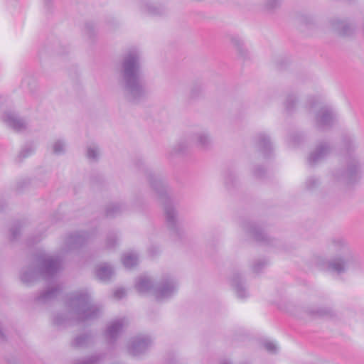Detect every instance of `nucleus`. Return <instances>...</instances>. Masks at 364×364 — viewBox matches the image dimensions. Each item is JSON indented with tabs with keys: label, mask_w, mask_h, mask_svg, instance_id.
<instances>
[{
	"label": "nucleus",
	"mask_w": 364,
	"mask_h": 364,
	"mask_svg": "<svg viewBox=\"0 0 364 364\" xmlns=\"http://www.w3.org/2000/svg\"><path fill=\"white\" fill-rule=\"evenodd\" d=\"M9 364H18L15 360H9Z\"/></svg>",
	"instance_id": "nucleus-52"
},
{
	"label": "nucleus",
	"mask_w": 364,
	"mask_h": 364,
	"mask_svg": "<svg viewBox=\"0 0 364 364\" xmlns=\"http://www.w3.org/2000/svg\"><path fill=\"white\" fill-rule=\"evenodd\" d=\"M303 139V136L301 134H294L291 136V140L294 144H299Z\"/></svg>",
	"instance_id": "nucleus-44"
},
{
	"label": "nucleus",
	"mask_w": 364,
	"mask_h": 364,
	"mask_svg": "<svg viewBox=\"0 0 364 364\" xmlns=\"http://www.w3.org/2000/svg\"><path fill=\"white\" fill-rule=\"evenodd\" d=\"M320 184L319 180L314 177H309L306 181V188L309 191H313Z\"/></svg>",
	"instance_id": "nucleus-35"
},
{
	"label": "nucleus",
	"mask_w": 364,
	"mask_h": 364,
	"mask_svg": "<svg viewBox=\"0 0 364 364\" xmlns=\"http://www.w3.org/2000/svg\"><path fill=\"white\" fill-rule=\"evenodd\" d=\"M141 165H143L142 168L151 187L156 193L159 200L164 205V215L168 228L173 235L178 239H181L183 231L178 222L177 213L168 197L166 184L161 178L156 176L149 168L144 167L142 161L139 160L137 166L140 167Z\"/></svg>",
	"instance_id": "nucleus-2"
},
{
	"label": "nucleus",
	"mask_w": 364,
	"mask_h": 364,
	"mask_svg": "<svg viewBox=\"0 0 364 364\" xmlns=\"http://www.w3.org/2000/svg\"><path fill=\"white\" fill-rule=\"evenodd\" d=\"M336 121V114L327 106L322 107L316 114L315 125L319 130L331 128Z\"/></svg>",
	"instance_id": "nucleus-9"
},
{
	"label": "nucleus",
	"mask_w": 364,
	"mask_h": 364,
	"mask_svg": "<svg viewBox=\"0 0 364 364\" xmlns=\"http://www.w3.org/2000/svg\"><path fill=\"white\" fill-rule=\"evenodd\" d=\"M123 326L124 319L120 318L113 321L107 326L105 336L109 344H114L115 343L122 330Z\"/></svg>",
	"instance_id": "nucleus-17"
},
{
	"label": "nucleus",
	"mask_w": 364,
	"mask_h": 364,
	"mask_svg": "<svg viewBox=\"0 0 364 364\" xmlns=\"http://www.w3.org/2000/svg\"><path fill=\"white\" fill-rule=\"evenodd\" d=\"M126 208L125 205L120 203L109 204L105 209V215L107 218H114L122 214Z\"/></svg>",
	"instance_id": "nucleus-24"
},
{
	"label": "nucleus",
	"mask_w": 364,
	"mask_h": 364,
	"mask_svg": "<svg viewBox=\"0 0 364 364\" xmlns=\"http://www.w3.org/2000/svg\"><path fill=\"white\" fill-rule=\"evenodd\" d=\"M263 346L265 349L271 353H274L277 351L276 345L271 341H264Z\"/></svg>",
	"instance_id": "nucleus-41"
},
{
	"label": "nucleus",
	"mask_w": 364,
	"mask_h": 364,
	"mask_svg": "<svg viewBox=\"0 0 364 364\" xmlns=\"http://www.w3.org/2000/svg\"><path fill=\"white\" fill-rule=\"evenodd\" d=\"M31 184V180L28 178H25L19 181L16 184V190L18 191H21L26 187H28Z\"/></svg>",
	"instance_id": "nucleus-39"
},
{
	"label": "nucleus",
	"mask_w": 364,
	"mask_h": 364,
	"mask_svg": "<svg viewBox=\"0 0 364 364\" xmlns=\"http://www.w3.org/2000/svg\"><path fill=\"white\" fill-rule=\"evenodd\" d=\"M67 306L76 316L78 322L94 320L100 317L102 306L92 303L90 296L84 291H77L70 294Z\"/></svg>",
	"instance_id": "nucleus-5"
},
{
	"label": "nucleus",
	"mask_w": 364,
	"mask_h": 364,
	"mask_svg": "<svg viewBox=\"0 0 364 364\" xmlns=\"http://www.w3.org/2000/svg\"><path fill=\"white\" fill-rule=\"evenodd\" d=\"M6 206V202L0 198V211H2Z\"/></svg>",
	"instance_id": "nucleus-50"
},
{
	"label": "nucleus",
	"mask_w": 364,
	"mask_h": 364,
	"mask_svg": "<svg viewBox=\"0 0 364 364\" xmlns=\"http://www.w3.org/2000/svg\"><path fill=\"white\" fill-rule=\"evenodd\" d=\"M267 261L266 259H257L255 262L252 266V270L255 273H259L267 266Z\"/></svg>",
	"instance_id": "nucleus-37"
},
{
	"label": "nucleus",
	"mask_w": 364,
	"mask_h": 364,
	"mask_svg": "<svg viewBox=\"0 0 364 364\" xmlns=\"http://www.w3.org/2000/svg\"><path fill=\"white\" fill-rule=\"evenodd\" d=\"M331 151V146L326 141L319 142L314 151H313L308 157V163L310 166H315L319 161L323 160Z\"/></svg>",
	"instance_id": "nucleus-14"
},
{
	"label": "nucleus",
	"mask_w": 364,
	"mask_h": 364,
	"mask_svg": "<svg viewBox=\"0 0 364 364\" xmlns=\"http://www.w3.org/2000/svg\"><path fill=\"white\" fill-rule=\"evenodd\" d=\"M114 274L112 266L107 263L102 264L97 267L96 276L101 281H108Z\"/></svg>",
	"instance_id": "nucleus-23"
},
{
	"label": "nucleus",
	"mask_w": 364,
	"mask_h": 364,
	"mask_svg": "<svg viewBox=\"0 0 364 364\" xmlns=\"http://www.w3.org/2000/svg\"><path fill=\"white\" fill-rule=\"evenodd\" d=\"M333 250L338 253L337 256L326 262V269L338 274L345 272L347 269H358L363 263L358 255L354 254L347 242L342 237L332 240Z\"/></svg>",
	"instance_id": "nucleus-4"
},
{
	"label": "nucleus",
	"mask_w": 364,
	"mask_h": 364,
	"mask_svg": "<svg viewBox=\"0 0 364 364\" xmlns=\"http://www.w3.org/2000/svg\"><path fill=\"white\" fill-rule=\"evenodd\" d=\"M99 155V151L97 146H90L87 149V157L90 160H97Z\"/></svg>",
	"instance_id": "nucleus-36"
},
{
	"label": "nucleus",
	"mask_w": 364,
	"mask_h": 364,
	"mask_svg": "<svg viewBox=\"0 0 364 364\" xmlns=\"http://www.w3.org/2000/svg\"><path fill=\"white\" fill-rule=\"evenodd\" d=\"M54 323L57 326L67 325L68 320L66 316L64 314H58L54 318Z\"/></svg>",
	"instance_id": "nucleus-38"
},
{
	"label": "nucleus",
	"mask_w": 364,
	"mask_h": 364,
	"mask_svg": "<svg viewBox=\"0 0 364 364\" xmlns=\"http://www.w3.org/2000/svg\"><path fill=\"white\" fill-rule=\"evenodd\" d=\"M265 173H266L265 169L262 166H260L255 167V168L254 169V171H253L254 176L259 178H264Z\"/></svg>",
	"instance_id": "nucleus-40"
},
{
	"label": "nucleus",
	"mask_w": 364,
	"mask_h": 364,
	"mask_svg": "<svg viewBox=\"0 0 364 364\" xmlns=\"http://www.w3.org/2000/svg\"><path fill=\"white\" fill-rule=\"evenodd\" d=\"M27 83V81L26 80H23V84Z\"/></svg>",
	"instance_id": "nucleus-53"
},
{
	"label": "nucleus",
	"mask_w": 364,
	"mask_h": 364,
	"mask_svg": "<svg viewBox=\"0 0 364 364\" xmlns=\"http://www.w3.org/2000/svg\"><path fill=\"white\" fill-rule=\"evenodd\" d=\"M104 358V353H96L84 359L76 360L73 364H100Z\"/></svg>",
	"instance_id": "nucleus-25"
},
{
	"label": "nucleus",
	"mask_w": 364,
	"mask_h": 364,
	"mask_svg": "<svg viewBox=\"0 0 364 364\" xmlns=\"http://www.w3.org/2000/svg\"><path fill=\"white\" fill-rule=\"evenodd\" d=\"M60 266L59 258H52L43 252H39L34 256L32 263L22 271L21 280L27 285L39 279L50 280L57 275Z\"/></svg>",
	"instance_id": "nucleus-3"
},
{
	"label": "nucleus",
	"mask_w": 364,
	"mask_h": 364,
	"mask_svg": "<svg viewBox=\"0 0 364 364\" xmlns=\"http://www.w3.org/2000/svg\"><path fill=\"white\" fill-rule=\"evenodd\" d=\"M154 286L155 283L147 277H139L135 283V288L139 293H146L151 291L154 294Z\"/></svg>",
	"instance_id": "nucleus-22"
},
{
	"label": "nucleus",
	"mask_w": 364,
	"mask_h": 364,
	"mask_svg": "<svg viewBox=\"0 0 364 364\" xmlns=\"http://www.w3.org/2000/svg\"><path fill=\"white\" fill-rule=\"evenodd\" d=\"M120 85L129 102L139 103L148 95V89L141 77V54L136 48L129 49L123 56Z\"/></svg>",
	"instance_id": "nucleus-1"
},
{
	"label": "nucleus",
	"mask_w": 364,
	"mask_h": 364,
	"mask_svg": "<svg viewBox=\"0 0 364 364\" xmlns=\"http://www.w3.org/2000/svg\"><path fill=\"white\" fill-rule=\"evenodd\" d=\"M85 29L87 34L91 37L94 31V25L92 23H87L85 25Z\"/></svg>",
	"instance_id": "nucleus-45"
},
{
	"label": "nucleus",
	"mask_w": 364,
	"mask_h": 364,
	"mask_svg": "<svg viewBox=\"0 0 364 364\" xmlns=\"http://www.w3.org/2000/svg\"><path fill=\"white\" fill-rule=\"evenodd\" d=\"M126 294L125 289L123 288L117 289L114 292V296L118 299L123 298Z\"/></svg>",
	"instance_id": "nucleus-43"
},
{
	"label": "nucleus",
	"mask_w": 364,
	"mask_h": 364,
	"mask_svg": "<svg viewBox=\"0 0 364 364\" xmlns=\"http://www.w3.org/2000/svg\"><path fill=\"white\" fill-rule=\"evenodd\" d=\"M225 185L228 189L233 187L236 182L237 178L235 176V171L232 168H228L224 173Z\"/></svg>",
	"instance_id": "nucleus-26"
},
{
	"label": "nucleus",
	"mask_w": 364,
	"mask_h": 364,
	"mask_svg": "<svg viewBox=\"0 0 364 364\" xmlns=\"http://www.w3.org/2000/svg\"><path fill=\"white\" fill-rule=\"evenodd\" d=\"M40 240H41V237H36L33 240L29 239L28 240V242H28V245H33L35 243L38 242Z\"/></svg>",
	"instance_id": "nucleus-47"
},
{
	"label": "nucleus",
	"mask_w": 364,
	"mask_h": 364,
	"mask_svg": "<svg viewBox=\"0 0 364 364\" xmlns=\"http://www.w3.org/2000/svg\"><path fill=\"white\" fill-rule=\"evenodd\" d=\"M22 224L20 221L15 222L9 230V240L11 242L16 241L21 235Z\"/></svg>",
	"instance_id": "nucleus-29"
},
{
	"label": "nucleus",
	"mask_w": 364,
	"mask_h": 364,
	"mask_svg": "<svg viewBox=\"0 0 364 364\" xmlns=\"http://www.w3.org/2000/svg\"><path fill=\"white\" fill-rule=\"evenodd\" d=\"M331 24L333 28L342 36H350L354 31L350 24L337 18L332 19Z\"/></svg>",
	"instance_id": "nucleus-21"
},
{
	"label": "nucleus",
	"mask_w": 364,
	"mask_h": 364,
	"mask_svg": "<svg viewBox=\"0 0 364 364\" xmlns=\"http://www.w3.org/2000/svg\"><path fill=\"white\" fill-rule=\"evenodd\" d=\"M255 146L264 158L271 156L273 151L270 137L264 133L258 134L255 138Z\"/></svg>",
	"instance_id": "nucleus-15"
},
{
	"label": "nucleus",
	"mask_w": 364,
	"mask_h": 364,
	"mask_svg": "<svg viewBox=\"0 0 364 364\" xmlns=\"http://www.w3.org/2000/svg\"><path fill=\"white\" fill-rule=\"evenodd\" d=\"M88 237L87 232H76L69 234L65 242V250L69 252L81 247L87 242Z\"/></svg>",
	"instance_id": "nucleus-12"
},
{
	"label": "nucleus",
	"mask_w": 364,
	"mask_h": 364,
	"mask_svg": "<svg viewBox=\"0 0 364 364\" xmlns=\"http://www.w3.org/2000/svg\"><path fill=\"white\" fill-rule=\"evenodd\" d=\"M362 164L355 156H349L346 169L337 171L335 177L346 184H353L361 178Z\"/></svg>",
	"instance_id": "nucleus-7"
},
{
	"label": "nucleus",
	"mask_w": 364,
	"mask_h": 364,
	"mask_svg": "<svg viewBox=\"0 0 364 364\" xmlns=\"http://www.w3.org/2000/svg\"><path fill=\"white\" fill-rule=\"evenodd\" d=\"M231 284L234 287L238 298L245 299L247 297L248 294L244 285L243 279L238 272H235L232 274Z\"/></svg>",
	"instance_id": "nucleus-19"
},
{
	"label": "nucleus",
	"mask_w": 364,
	"mask_h": 364,
	"mask_svg": "<svg viewBox=\"0 0 364 364\" xmlns=\"http://www.w3.org/2000/svg\"><path fill=\"white\" fill-rule=\"evenodd\" d=\"M34 150L35 146L32 143L25 144L18 156V161H21L23 159L32 154L34 152Z\"/></svg>",
	"instance_id": "nucleus-30"
},
{
	"label": "nucleus",
	"mask_w": 364,
	"mask_h": 364,
	"mask_svg": "<svg viewBox=\"0 0 364 364\" xmlns=\"http://www.w3.org/2000/svg\"><path fill=\"white\" fill-rule=\"evenodd\" d=\"M278 4V0H268L267 2V7L269 9H272L276 8Z\"/></svg>",
	"instance_id": "nucleus-46"
},
{
	"label": "nucleus",
	"mask_w": 364,
	"mask_h": 364,
	"mask_svg": "<svg viewBox=\"0 0 364 364\" xmlns=\"http://www.w3.org/2000/svg\"><path fill=\"white\" fill-rule=\"evenodd\" d=\"M177 287L176 279L168 274H165L155 283L154 295L158 300L168 299L175 294Z\"/></svg>",
	"instance_id": "nucleus-8"
},
{
	"label": "nucleus",
	"mask_w": 364,
	"mask_h": 364,
	"mask_svg": "<svg viewBox=\"0 0 364 364\" xmlns=\"http://www.w3.org/2000/svg\"><path fill=\"white\" fill-rule=\"evenodd\" d=\"M149 252L151 255H156L159 252V250H158V248L156 247H151L149 249Z\"/></svg>",
	"instance_id": "nucleus-48"
},
{
	"label": "nucleus",
	"mask_w": 364,
	"mask_h": 364,
	"mask_svg": "<svg viewBox=\"0 0 364 364\" xmlns=\"http://www.w3.org/2000/svg\"><path fill=\"white\" fill-rule=\"evenodd\" d=\"M223 364H230V363H223Z\"/></svg>",
	"instance_id": "nucleus-54"
},
{
	"label": "nucleus",
	"mask_w": 364,
	"mask_h": 364,
	"mask_svg": "<svg viewBox=\"0 0 364 364\" xmlns=\"http://www.w3.org/2000/svg\"><path fill=\"white\" fill-rule=\"evenodd\" d=\"M200 91V87L193 88L191 90V97H195Z\"/></svg>",
	"instance_id": "nucleus-49"
},
{
	"label": "nucleus",
	"mask_w": 364,
	"mask_h": 364,
	"mask_svg": "<svg viewBox=\"0 0 364 364\" xmlns=\"http://www.w3.org/2000/svg\"><path fill=\"white\" fill-rule=\"evenodd\" d=\"M61 291L62 288L59 285L52 287L42 291L35 298V300L40 304H47L55 299Z\"/></svg>",
	"instance_id": "nucleus-18"
},
{
	"label": "nucleus",
	"mask_w": 364,
	"mask_h": 364,
	"mask_svg": "<svg viewBox=\"0 0 364 364\" xmlns=\"http://www.w3.org/2000/svg\"><path fill=\"white\" fill-rule=\"evenodd\" d=\"M117 244V237L116 233L109 232L106 239V247L107 249L114 248Z\"/></svg>",
	"instance_id": "nucleus-33"
},
{
	"label": "nucleus",
	"mask_w": 364,
	"mask_h": 364,
	"mask_svg": "<svg viewBox=\"0 0 364 364\" xmlns=\"http://www.w3.org/2000/svg\"><path fill=\"white\" fill-rule=\"evenodd\" d=\"M343 143L348 151H350L351 149L355 147L354 141L350 136H344Z\"/></svg>",
	"instance_id": "nucleus-42"
},
{
	"label": "nucleus",
	"mask_w": 364,
	"mask_h": 364,
	"mask_svg": "<svg viewBox=\"0 0 364 364\" xmlns=\"http://www.w3.org/2000/svg\"><path fill=\"white\" fill-rule=\"evenodd\" d=\"M296 102L297 99L296 96H294L293 94L289 95L287 97V100L284 103L285 110L288 113L292 112L294 109V107L296 105Z\"/></svg>",
	"instance_id": "nucleus-32"
},
{
	"label": "nucleus",
	"mask_w": 364,
	"mask_h": 364,
	"mask_svg": "<svg viewBox=\"0 0 364 364\" xmlns=\"http://www.w3.org/2000/svg\"><path fill=\"white\" fill-rule=\"evenodd\" d=\"M1 119L8 126L16 132H20L26 129V123L25 120L14 112H5L2 115Z\"/></svg>",
	"instance_id": "nucleus-16"
},
{
	"label": "nucleus",
	"mask_w": 364,
	"mask_h": 364,
	"mask_svg": "<svg viewBox=\"0 0 364 364\" xmlns=\"http://www.w3.org/2000/svg\"><path fill=\"white\" fill-rule=\"evenodd\" d=\"M242 227L257 242L267 245L272 244L271 239L258 224L253 222L245 221L242 223Z\"/></svg>",
	"instance_id": "nucleus-11"
},
{
	"label": "nucleus",
	"mask_w": 364,
	"mask_h": 364,
	"mask_svg": "<svg viewBox=\"0 0 364 364\" xmlns=\"http://www.w3.org/2000/svg\"><path fill=\"white\" fill-rule=\"evenodd\" d=\"M138 255L133 252L124 254L122 257V262L126 268H131L137 264Z\"/></svg>",
	"instance_id": "nucleus-27"
},
{
	"label": "nucleus",
	"mask_w": 364,
	"mask_h": 364,
	"mask_svg": "<svg viewBox=\"0 0 364 364\" xmlns=\"http://www.w3.org/2000/svg\"><path fill=\"white\" fill-rule=\"evenodd\" d=\"M151 343L152 341L149 336H142L134 337L128 346V351L134 356L140 355L149 349Z\"/></svg>",
	"instance_id": "nucleus-10"
},
{
	"label": "nucleus",
	"mask_w": 364,
	"mask_h": 364,
	"mask_svg": "<svg viewBox=\"0 0 364 364\" xmlns=\"http://www.w3.org/2000/svg\"><path fill=\"white\" fill-rule=\"evenodd\" d=\"M211 139L205 132H198L192 135L188 141L178 142L169 152L171 156L179 154H184L190 144H194L203 149H208L211 145Z\"/></svg>",
	"instance_id": "nucleus-6"
},
{
	"label": "nucleus",
	"mask_w": 364,
	"mask_h": 364,
	"mask_svg": "<svg viewBox=\"0 0 364 364\" xmlns=\"http://www.w3.org/2000/svg\"><path fill=\"white\" fill-rule=\"evenodd\" d=\"M53 151L55 154H61L65 152V142L63 140H57L53 145Z\"/></svg>",
	"instance_id": "nucleus-34"
},
{
	"label": "nucleus",
	"mask_w": 364,
	"mask_h": 364,
	"mask_svg": "<svg viewBox=\"0 0 364 364\" xmlns=\"http://www.w3.org/2000/svg\"><path fill=\"white\" fill-rule=\"evenodd\" d=\"M231 42L233 46L235 47L239 54L242 58H246L247 56V51L244 47L243 41L237 36H231Z\"/></svg>",
	"instance_id": "nucleus-28"
},
{
	"label": "nucleus",
	"mask_w": 364,
	"mask_h": 364,
	"mask_svg": "<svg viewBox=\"0 0 364 364\" xmlns=\"http://www.w3.org/2000/svg\"><path fill=\"white\" fill-rule=\"evenodd\" d=\"M140 10L141 12L151 16H163L168 11L164 4L149 0L140 2Z\"/></svg>",
	"instance_id": "nucleus-13"
},
{
	"label": "nucleus",
	"mask_w": 364,
	"mask_h": 364,
	"mask_svg": "<svg viewBox=\"0 0 364 364\" xmlns=\"http://www.w3.org/2000/svg\"><path fill=\"white\" fill-rule=\"evenodd\" d=\"M307 314L311 316H331V310L329 308H318L316 309L307 310Z\"/></svg>",
	"instance_id": "nucleus-31"
},
{
	"label": "nucleus",
	"mask_w": 364,
	"mask_h": 364,
	"mask_svg": "<svg viewBox=\"0 0 364 364\" xmlns=\"http://www.w3.org/2000/svg\"><path fill=\"white\" fill-rule=\"evenodd\" d=\"M43 2H44L45 6H46L48 9H49L51 5L52 0H43Z\"/></svg>",
	"instance_id": "nucleus-51"
},
{
	"label": "nucleus",
	"mask_w": 364,
	"mask_h": 364,
	"mask_svg": "<svg viewBox=\"0 0 364 364\" xmlns=\"http://www.w3.org/2000/svg\"><path fill=\"white\" fill-rule=\"evenodd\" d=\"M94 343V337L90 332L77 336L71 342L73 348H87Z\"/></svg>",
	"instance_id": "nucleus-20"
}]
</instances>
